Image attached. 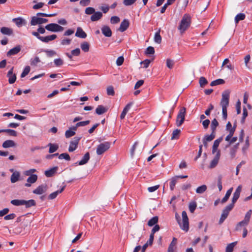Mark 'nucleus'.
I'll use <instances>...</instances> for the list:
<instances>
[{"instance_id": "57", "label": "nucleus", "mask_w": 252, "mask_h": 252, "mask_svg": "<svg viewBox=\"0 0 252 252\" xmlns=\"http://www.w3.org/2000/svg\"><path fill=\"white\" fill-rule=\"evenodd\" d=\"M39 62H40V60L39 57H35L34 59L31 60V64L32 65L35 66Z\"/></svg>"}, {"instance_id": "59", "label": "nucleus", "mask_w": 252, "mask_h": 252, "mask_svg": "<svg viewBox=\"0 0 252 252\" xmlns=\"http://www.w3.org/2000/svg\"><path fill=\"white\" fill-rule=\"evenodd\" d=\"M174 64V62L169 59L166 60V66L169 68H172Z\"/></svg>"}, {"instance_id": "8", "label": "nucleus", "mask_w": 252, "mask_h": 252, "mask_svg": "<svg viewBox=\"0 0 252 252\" xmlns=\"http://www.w3.org/2000/svg\"><path fill=\"white\" fill-rule=\"evenodd\" d=\"M182 216L183 219V224L181 225V228L182 230L187 232L189 229V223L187 214L185 211H183L182 212Z\"/></svg>"}, {"instance_id": "15", "label": "nucleus", "mask_w": 252, "mask_h": 252, "mask_svg": "<svg viewBox=\"0 0 252 252\" xmlns=\"http://www.w3.org/2000/svg\"><path fill=\"white\" fill-rule=\"evenodd\" d=\"M21 48L20 45L16 46V47L11 49L7 53V56H11L17 54L20 51Z\"/></svg>"}, {"instance_id": "62", "label": "nucleus", "mask_w": 252, "mask_h": 252, "mask_svg": "<svg viewBox=\"0 0 252 252\" xmlns=\"http://www.w3.org/2000/svg\"><path fill=\"white\" fill-rule=\"evenodd\" d=\"M155 53V49L154 47L152 46H149L145 51V54H154Z\"/></svg>"}, {"instance_id": "32", "label": "nucleus", "mask_w": 252, "mask_h": 252, "mask_svg": "<svg viewBox=\"0 0 252 252\" xmlns=\"http://www.w3.org/2000/svg\"><path fill=\"white\" fill-rule=\"evenodd\" d=\"M158 216L154 217L148 221V225L149 226H152L154 225H156L158 223Z\"/></svg>"}, {"instance_id": "53", "label": "nucleus", "mask_w": 252, "mask_h": 252, "mask_svg": "<svg viewBox=\"0 0 252 252\" xmlns=\"http://www.w3.org/2000/svg\"><path fill=\"white\" fill-rule=\"evenodd\" d=\"M107 94L109 95L113 96L115 94V92L114 90V88L110 86L107 87Z\"/></svg>"}, {"instance_id": "46", "label": "nucleus", "mask_w": 252, "mask_h": 252, "mask_svg": "<svg viewBox=\"0 0 252 252\" xmlns=\"http://www.w3.org/2000/svg\"><path fill=\"white\" fill-rule=\"evenodd\" d=\"M215 137V132L212 131V133H211L210 135H206L204 137L203 139L206 141H211L214 139Z\"/></svg>"}, {"instance_id": "63", "label": "nucleus", "mask_w": 252, "mask_h": 252, "mask_svg": "<svg viewBox=\"0 0 252 252\" xmlns=\"http://www.w3.org/2000/svg\"><path fill=\"white\" fill-rule=\"evenodd\" d=\"M137 0H124L123 3L126 6H129L133 4Z\"/></svg>"}, {"instance_id": "29", "label": "nucleus", "mask_w": 252, "mask_h": 252, "mask_svg": "<svg viewBox=\"0 0 252 252\" xmlns=\"http://www.w3.org/2000/svg\"><path fill=\"white\" fill-rule=\"evenodd\" d=\"M48 146L49 147V153L50 154L56 152L59 148V146L57 144L49 143Z\"/></svg>"}, {"instance_id": "4", "label": "nucleus", "mask_w": 252, "mask_h": 252, "mask_svg": "<svg viewBox=\"0 0 252 252\" xmlns=\"http://www.w3.org/2000/svg\"><path fill=\"white\" fill-rule=\"evenodd\" d=\"M251 215L252 210H250L245 215L244 220L237 224V230H241L242 228L246 227L250 221Z\"/></svg>"}, {"instance_id": "16", "label": "nucleus", "mask_w": 252, "mask_h": 252, "mask_svg": "<svg viewBox=\"0 0 252 252\" xmlns=\"http://www.w3.org/2000/svg\"><path fill=\"white\" fill-rule=\"evenodd\" d=\"M75 36L80 38H85L87 37V34L81 28L78 27L75 33Z\"/></svg>"}, {"instance_id": "38", "label": "nucleus", "mask_w": 252, "mask_h": 252, "mask_svg": "<svg viewBox=\"0 0 252 252\" xmlns=\"http://www.w3.org/2000/svg\"><path fill=\"white\" fill-rule=\"evenodd\" d=\"M207 187L205 185H203L196 189L197 193L201 194L207 190Z\"/></svg>"}, {"instance_id": "45", "label": "nucleus", "mask_w": 252, "mask_h": 252, "mask_svg": "<svg viewBox=\"0 0 252 252\" xmlns=\"http://www.w3.org/2000/svg\"><path fill=\"white\" fill-rule=\"evenodd\" d=\"M199 82L200 86L201 88L204 87L206 85H207L208 83V81H207V79L204 77H201L199 78Z\"/></svg>"}, {"instance_id": "44", "label": "nucleus", "mask_w": 252, "mask_h": 252, "mask_svg": "<svg viewBox=\"0 0 252 252\" xmlns=\"http://www.w3.org/2000/svg\"><path fill=\"white\" fill-rule=\"evenodd\" d=\"M180 132H181L180 129H175L172 132L171 139L173 140L175 139H178Z\"/></svg>"}, {"instance_id": "35", "label": "nucleus", "mask_w": 252, "mask_h": 252, "mask_svg": "<svg viewBox=\"0 0 252 252\" xmlns=\"http://www.w3.org/2000/svg\"><path fill=\"white\" fill-rule=\"evenodd\" d=\"M225 81L222 79H218L216 80L213 81L210 84V86H215L223 84Z\"/></svg>"}, {"instance_id": "17", "label": "nucleus", "mask_w": 252, "mask_h": 252, "mask_svg": "<svg viewBox=\"0 0 252 252\" xmlns=\"http://www.w3.org/2000/svg\"><path fill=\"white\" fill-rule=\"evenodd\" d=\"M65 188V186H63L61 189L58 190L54 192H52V193L50 194L48 196V199L50 200H53L55 199L57 195L59 194L62 192L63 190Z\"/></svg>"}, {"instance_id": "19", "label": "nucleus", "mask_w": 252, "mask_h": 252, "mask_svg": "<svg viewBox=\"0 0 252 252\" xmlns=\"http://www.w3.org/2000/svg\"><path fill=\"white\" fill-rule=\"evenodd\" d=\"M102 17V13L101 12H94V13L91 16V20L93 22L98 21Z\"/></svg>"}, {"instance_id": "3", "label": "nucleus", "mask_w": 252, "mask_h": 252, "mask_svg": "<svg viewBox=\"0 0 252 252\" xmlns=\"http://www.w3.org/2000/svg\"><path fill=\"white\" fill-rule=\"evenodd\" d=\"M191 24V17L187 14L183 15L180 25L178 26V29L180 31L181 33H183L186 31L190 26Z\"/></svg>"}, {"instance_id": "40", "label": "nucleus", "mask_w": 252, "mask_h": 252, "mask_svg": "<svg viewBox=\"0 0 252 252\" xmlns=\"http://www.w3.org/2000/svg\"><path fill=\"white\" fill-rule=\"evenodd\" d=\"M236 245V242L231 243L228 245L226 248L225 252H233L234 247Z\"/></svg>"}, {"instance_id": "39", "label": "nucleus", "mask_w": 252, "mask_h": 252, "mask_svg": "<svg viewBox=\"0 0 252 252\" xmlns=\"http://www.w3.org/2000/svg\"><path fill=\"white\" fill-rule=\"evenodd\" d=\"M154 40L155 42L157 43H160L161 42V37L160 35V30H158V32H157L155 35L154 37Z\"/></svg>"}, {"instance_id": "50", "label": "nucleus", "mask_w": 252, "mask_h": 252, "mask_svg": "<svg viewBox=\"0 0 252 252\" xmlns=\"http://www.w3.org/2000/svg\"><path fill=\"white\" fill-rule=\"evenodd\" d=\"M44 52L46 53L47 56L48 57H52L56 55V52L52 50H45Z\"/></svg>"}, {"instance_id": "43", "label": "nucleus", "mask_w": 252, "mask_h": 252, "mask_svg": "<svg viewBox=\"0 0 252 252\" xmlns=\"http://www.w3.org/2000/svg\"><path fill=\"white\" fill-rule=\"evenodd\" d=\"M250 146L249 137L247 136L245 140V143L242 148V152L244 154L246 153L247 150L248 149Z\"/></svg>"}, {"instance_id": "34", "label": "nucleus", "mask_w": 252, "mask_h": 252, "mask_svg": "<svg viewBox=\"0 0 252 252\" xmlns=\"http://www.w3.org/2000/svg\"><path fill=\"white\" fill-rule=\"evenodd\" d=\"M24 200H23V199H21V200L14 199V200H11L10 203L14 206H19L24 205Z\"/></svg>"}, {"instance_id": "21", "label": "nucleus", "mask_w": 252, "mask_h": 252, "mask_svg": "<svg viewBox=\"0 0 252 252\" xmlns=\"http://www.w3.org/2000/svg\"><path fill=\"white\" fill-rule=\"evenodd\" d=\"M58 167L57 166L54 167L48 170L45 171V175L47 177H51L57 172Z\"/></svg>"}, {"instance_id": "22", "label": "nucleus", "mask_w": 252, "mask_h": 252, "mask_svg": "<svg viewBox=\"0 0 252 252\" xmlns=\"http://www.w3.org/2000/svg\"><path fill=\"white\" fill-rule=\"evenodd\" d=\"M20 174L18 171L14 172L11 176L10 181L12 183L17 182L20 178Z\"/></svg>"}, {"instance_id": "42", "label": "nucleus", "mask_w": 252, "mask_h": 252, "mask_svg": "<svg viewBox=\"0 0 252 252\" xmlns=\"http://www.w3.org/2000/svg\"><path fill=\"white\" fill-rule=\"evenodd\" d=\"M177 180L178 179L176 176L171 178L170 184V188L171 190H173L174 189L175 185L177 182Z\"/></svg>"}, {"instance_id": "49", "label": "nucleus", "mask_w": 252, "mask_h": 252, "mask_svg": "<svg viewBox=\"0 0 252 252\" xmlns=\"http://www.w3.org/2000/svg\"><path fill=\"white\" fill-rule=\"evenodd\" d=\"M75 134V132L72 130L70 128L68 130H67L65 133V136L66 138H69L71 136H74Z\"/></svg>"}, {"instance_id": "27", "label": "nucleus", "mask_w": 252, "mask_h": 252, "mask_svg": "<svg viewBox=\"0 0 252 252\" xmlns=\"http://www.w3.org/2000/svg\"><path fill=\"white\" fill-rule=\"evenodd\" d=\"M0 32L4 35H10L13 33V30L7 27H2L0 29Z\"/></svg>"}, {"instance_id": "58", "label": "nucleus", "mask_w": 252, "mask_h": 252, "mask_svg": "<svg viewBox=\"0 0 252 252\" xmlns=\"http://www.w3.org/2000/svg\"><path fill=\"white\" fill-rule=\"evenodd\" d=\"M228 215V214H226V213L223 212L222 211V214L219 220V224H221L224 221V220L226 219Z\"/></svg>"}, {"instance_id": "20", "label": "nucleus", "mask_w": 252, "mask_h": 252, "mask_svg": "<svg viewBox=\"0 0 252 252\" xmlns=\"http://www.w3.org/2000/svg\"><path fill=\"white\" fill-rule=\"evenodd\" d=\"M90 159V154L89 152L86 153L82 159L79 161V162L76 163V164L78 163L80 165H84L86 164Z\"/></svg>"}, {"instance_id": "54", "label": "nucleus", "mask_w": 252, "mask_h": 252, "mask_svg": "<svg viewBox=\"0 0 252 252\" xmlns=\"http://www.w3.org/2000/svg\"><path fill=\"white\" fill-rule=\"evenodd\" d=\"M197 205L196 202L190 203L189 205V210L191 213H193L196 209Z\"/></svg>"}, {"instance_id": "11", "label": "nucleus", "mask_w": 252, "mask_h": 252, "mask_svg": "<svg viewBox=\"0 0 252 252\" xmlns=\"http://www.w3.org/2000/svg\"><path fill=\"white\" fill-rule=\"evenodd\" d=\"M48 186L46 184H43L38 186L35 189L32 191V192L35 194H42L46 192L48 189Z\"/></svg>"}, {"instance_id": "48", "label": "nucleus", "mask_w": 252, "mask_h": 252, "mask_svg": "<svg viewBox=\"0 0 252 252\" xmlns=\"http://www.w3.org/2000/svg\"><path fill=\"white\" fill-rule=\"evenodd\" d=\"M54 63L56 66L59 67L63 64V61L61 58H58L55 59Z\"/></svg>"}, {"instance_id": "28", "label": "nucleus", "mask_w": 252, "mask_h": 252, "mask_svg": "<svg viewBox=\"0 0 252 252\" xmlns=\"http://www.w3.org/2000/svg\"><path fill=\"white\" fill-rule=\"evenodd\" d=\"M232 190H233V188H231L229 189L227 191L225 196L220 201V202L221 203L223 204V203H225L228 200V198H229V197L232 192Z\"/></svg>"}, {"instance_id": "31", "label": "nucleus", "mask_w": 252, "mask_h": 252, "mask_svg": "<svg viewBox=\"0 0 252 252\" xmlns=\"http://www.w3.org/2000/svg\"><path fill=\"white\" fill-rule=\"evenodd\" d=\"M228 139V140H225L227 143L225 145L226 148L229 147L235 141H236V137H233V136H231Z\"/></svg>"}, {"instance_id": "37", "label": "nucleus", "mask_w": 252, "mask_h": 252, "mask_svg": "<svg viewBox=\"0 0 252 252\" xmlns=\"http://www.w3.org/2000/svg\"><path fill=\"white\" fill-rule=\"evenodd\" d=\"M81 48L85 52H87L89 50L90 45L87 42L84 41L81 43Z\"/></svg>"}, {"instance_id": "60", "label": "nucleus", "mask_w": 252, "mask_h": 252, "mask_svg": "<svg viewBox=\"0 0 252 252\" xmlns=\"http://www.w3.org/2000/svg\"><path fill=\"white\" fill-rule=\"evenodd\" d=\"M7 77H8V82L10 84L14 83L16 80V75L15 74H14L13 75H11Z\"/></svg>"}, {"instance_id": "18", "label": "nucleus", "mask_w": 252, "mask_h": 252, "mask_svg": "<svg viewBox=\"0 0 252 252\" xmlns=\"http://www.w3.org/2000/svg\"><path fill=\"white\" fill-rule=\"evenodd\" d=\"M108 110L107 108L103 106V105H98L95 109V113L97 115H102L106 113Z\"/></svg>"}, {"instance_id": "12", "label": "nucleus", "mask_w": 252, "mask_h": 252, "mask_svg": "<svg viewBox=\"0 0 252 252\" xmlns=\"http://www.w3.org/2000/svg\"><path fill=\"white\" fill-rule=\"evenodd\" d=\"M233 195V196L232 200V203L226 206V207L223 210V212H225L227 214H229V211H231L233 208L234 204L236 201V190L234 191Z\"/></svg>"}, {"instance_id": "14", "label": "nucleus", "mask_w": 252, "mask_h": 252, "mask_svg": "<svg viewBox=\"0 0 252 252\" xmlns=\"http://www.w3.org/2000/svg\"><path fill=\"white\" fill-rule=\"evenodd\" d=\"M102 34L106 37H111L112 35V31L110 28L107 26H104L101 28Z\"/></svg>"}, {"instance_id": "5", "label": "nucleus", "mask_w": 252, "mask_h": 252, "mask_svg": "<svg viewBox=\"0 0 252 252\" xmlns=\"http://www.w3.org/2000/svg\"><path fill=\"white\" fill-rule=\"evenodd\" d=\"M186 113V109L185 107H182L179 111L177 116L176 125L177 126H180L184 123L185 119V115Z\"/></svg>"}, {"instance_id": "6", "label": "nucleus", "mask_w": 252, "mask_h": 252, "mask_svg": "<svg viewBox=\"0 0 252 252\" xmlns=\"http://www.w3.org/2000/svg\"><path fill=\"white\" fill-rule=\"evenodd\" d=\"M110 142H105L98 145L96 148L97 155H101L103 154L110 148Z\"/></svg>"}, {"instance_id": "30", "label": "nucleus", "mask_w": 252, "mask_h": 252, "mask_svg": "<svg viewBox=\"0 0 252 252\" xmlns=\"http://www.w3.org/2000/svg\"><path fill=\"white\" fill-rule=\"evenodd\" d=\"M13 21L15 22L16 25L18 27H20L22 26V25L24 24V20L22 18L19 17L16 18H14L13 19Z\"/></svg>"}, {"instance_id": "10", "label": "nucleus", "mask_w": 252, "mask_h": 252, "mask_svg": "<svg viewBox=\"0 0 252 252\" xmlns=\"http://www.w3.org/2000/svg\"><path fill=\"white\" fill-rule=\"evenodd\" d=\"M81 138V137H75L70 142V145L68 148V151L69 152H72L76 149Z\"/></svg>"}, {"instance_id": "26", "label": "nucleus", "mask_w": 252, "mask_h": 252, "mask_svg": "<svg viewBox=\"0 0 252 252\" xmlns=\"http://www.w3.org/2000/svg\"><path fill=\"white\" fill-rule=\"evenodd\" d=\"M24 205L25 206V207L26 208H29L32 206H36V202L33 199H30L29 200H24Z\"/></svg>"}, {"instance_id": "55", "label": "nucleus", "mask_w": 252, "mask_h": 252, "mask_svg": "<svg viewBox=\"0 0 252 252\" xmlns=\"http://www.w3.org/2000/svg\"><path fill=\"white\" fill-rule=\"evenodd\" d=\"M95 9L93 7H88L85 9V13L88 15L93 14L94 13Z\"/></svg>"}, {"instance_id": "56", "label": "nucleus", "mask_w": 252, "mask_h": 252, "mask_svg": "<svg viewBox=\"0 0 252 252\" xmlns=\"http://www.w3.org/2000/svg\"><path fill=\"white\" fill-rule=\"evenodd\" d=\"M4 132L8 133L11 136H17V132L15 130H13V129H4Z\"/></svg>"}, {"instance_id": "52", "label": "nucleus", "mask_w": 252, "mask_h": 252, "mask_svg": "<svg viewBox=\"0 0 252 252\" xmlns=\"http://www.w3.org/2000/svg\"><path fill=\"white\" fill-rule=\"evenodd\" d=\"M247 116H248V111H247V108L245 107H244L243 109V116L241 119V123L242 124H243L244 123L245 120L246 118L247 117Z\"/></svg>"}, {"instance_id": "13", "label": "nucleus", "mask_w": 252, "mask_h": 252, "mask_svg": "<svg viewBox=\"0 0 252 252\" xmlns=\"http://www.w3.org/2000/svg\"><path fill=\"white\" fill-rule=\"evenodd\" d=\"M129 21L127 19H124L120 24L119 31L121 32H124L127 29V28L129 27Z\"/></svg>"}, {"instance_id": "25", "label": "nucleus", "mask_w": 252, "mask_h": 252, "mask_svg": "<svg viewBox=\"0 0 252 252\" xmlns=\"http://www.w3.org/2000/svg\"><path fill=\"white\" fill-rule=\"evenodd\" d=\"M222 140V137H220L219 138L216 139L214 142V144L212 147V153L214 154L217 150L218 148L220 145V143Z\"/></svg>"}, {"instance_id": "61", "label": "nucleus", "mask_w": 252, "mask_h": 252, "mask_svg": "<svg viewBox=\"0 0 252 252\" xmlns=\"http://www.w3.org/2000/svg\"><path fill=\"white\" fill-rule=\"evenodd\" d=\"M90 123V121L89 120H87L85 121H82L77 123V126L80 127V126H84L88 124H89Z\"/></svg>"}, {"instance_id": "2", "label": "nucleus", "mask_w": 252, "mask_h": 252, "mask_svg": "<svg viewBox=\"0 0 252 252\" xmlns=\"http://www.w3.org/2000/svg\"><path fill=\"white\" fill-rule=\"evenodd\" d=\"M37 16H33L32 18L31 21V24L32 26H35L36 25H41L43 23H47L48 22V19L38 17L37 16H40L42 17H53L56 15V13L53 14H46L44 13L39 12L36 14Z\"/></svg>"}, {"instance_id": "47", "label": "nucleus", "mask_w": 252, "mask_h": 252, "mask_svg": "<svg viewBox=\"0 0 252 252\" xmlns=\"http://www.w3.org/2000/svg\"><path fill=\"white\" fill-rule=\"evenodd\" d=\"M30 67L29 66H26L21 74V77H24L28 75L30 71Z\"/></svg>"}, {"instance_id": "23", "label": "nucleus", "mask_w": 252, "mask_h": 252, "mask_svg": "<svg viewBox=\"0 0 252 252\" xmlns=\"http://www.w3.org/2000/svg\"><path fill=\"white\" fill-rule=\"evenodd\" d=\"M15 143L11 140H7L2 143V147L4 148H8L9 147H13L15 146Z\"/></svg>"}, {"instance_id": "24", "label": "nucleus", "mask_w": 252, "mask_h": 252, "mask_svg": "<svg viewBox=\"0 0 252 252\" xmlns=\"http://www.w3.org/2000/svg\"><path fill=\"white\" fill-rule=\"evenodd\" d=\"M57 37V36L56 34H52L45 37L42 36L40 40L43 42L48 43L50 41L55 39Z\"/></svg>"}, {"instance_id": "41", "label": "nucleus", "mask_w": 252, "mask_h": 252, "mask_svg": "<svg viewBox=\"0 0 252 252\" xmlns=\"http://www.w3.org/2000/svg\"><path fill=\"white\" fill-rule=\"evenodd\" d=\"M58 156V158L60 159H64L67 161H69L70 160V157L67 153H62Z\"/></svg>"}, {"instance_id": "33", "label": "nucleus", "mask_w": 252, "mask_h": 252, "mask_svg": "<svg viewBox=\"0 0 252 252\" xmlns=\"http://www.w3.org/2000/svg\"><path fill=\"white\" fill-rule=\"evenodd\" d=\"M219 126V123L216 119H214L211 124V128L212 132H215L217 127Z\"/></svg>"}, {"instance_id": "64", "label": "nucleus", "mask_w": 252, "mask_h": 252, "mask_svg": "<svg viewBox=\"0 0 252 252\" xmlns=\"http://www.w3.org/2000/svg\"><path fill=\"white\" fill-rule=\"evenodd\" d=\"M124 62V58L123 56H120L118 58L116 61V64L118 66L121 65Z\"/></svg>"}, {"instance_id": "51", "label": "nucleus", "mask_w": 252, "mask_h": 252, "mask_svg": "<svg viewBox=\"0 0 252 252\" xmlns=\"http://www.w3.org/2000/svg\"><path fill=\"white\" fill-rule=\"evenodd\" d=\"M120 21V19L119 17L117 16H113L111 17L110 19L111 23L112 24H117Z\"/></svg>"}, {"instance_id": "9", "label": "nucleus", "mask_w": 252, "mask_h": 252, "mask_svg": "<svg viewBox=\"0 0 252 252\" xmlns=\"http://www.w3.org/2000/svg\"><path fill=\"white\" fill-rule=\"evenodd\" d=\"M235 126H236V124L234 123L233 126H232V125L230 122H228L226 126V130L228 132V134L226 136V137L225 138V140H228L229 138L231 136H233L234 132L235 131Z\"/></svg>"}, {"instance_id": "7", "label": "nucleus", "mask_w": 252, "mask_h": 252, "mask_svg": "<svg viewBox=\"0 0 252 252\" xmlns=\"http://www.w3.org/2000/svg\"><path fill=\"white\" fill-rule=\"evenodd\" d=\"M45 28L47 30L52 32H62L64 30L63 27L55 23L49 24L46 25Z\"/></svg>"}, {"instance_id": "36", "label": "nucleus", "mask_w": 252, "mask_h": 252, "mask_svg": "<svg viewBox=\"0 0 252 252\" xmlns=\"http://www.w3.org/2000/svg\"><path fill=\"white\" fill-rule=\"evenodd\" d=\"M37 176L35 174H32L27 180V182L30 184H33L36 182Z\"/></svg>"}, {"instance_id": "1", "label": "nucleus", "mask_w": 252, "mask_h": 252, "mask_svg": "<svg viewBox=\"0 0 252 252\" xmlns=\"http://www.w3.org/2000/svg\"><path fill=\"white\" fill-rule=\"evenodd\" d=\"M229 90L224 91L222 94V98L220 103L222 107V118L224 120H226L227 117V108L229 104Z\"/></svg>"}]
</instances>
